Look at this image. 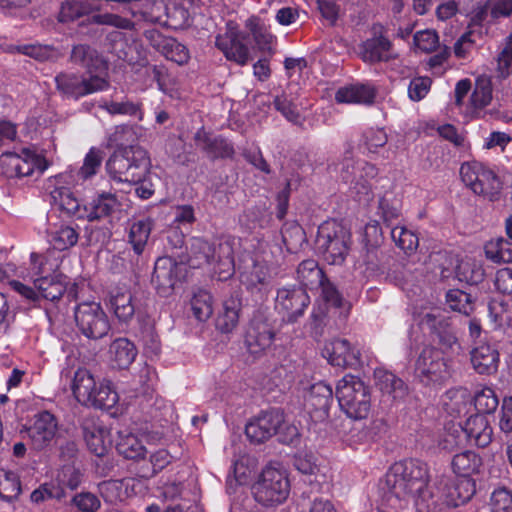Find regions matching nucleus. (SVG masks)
Listing matches in <instances>:
<instances>
[{
  "label": "nucleus",
  "mask_w": 512,
  "mask_h": 512,
  "mask_svg": "<svg viewBox=\"0 0 512 512\" xmlns=\"http://www.w3.org/2000/svg\"><path fill=\"white\" fill-rule=\"evenodd\" d=\"M427 464L418 459L395 462L385 475L378 512H400L413 502L418 512H432L438 498L429 485Z\"/></svg>",
  "instance_id": "nucleus-1"
},
{
  "label": "nucleus",
  "mask_w": 512,
  "mask_h": 512,
  "mask_svg": "<svg viewBox=\"0 0 512 512\" xmlns=\"http://www.w3.org/2000/svg\"><path fill=\"white\" fill-rule=\"evenodd\" d=\"M105 168L110 178L116 182L139 184L149 175L151 160L144 148L125 146L109 157Z\"/></svg>",
  "instance_id": "nucleus-2"
},
{
  "label": "nucleus",
  "mask_w": 512,
  "mask_h": 512,
  "mask_svg": "<svg viewBox=\"0 0 512 512\" xmlns=\"http://www.w3.org/2000/svg\"><path fill=\"white\" fill-rule=\"evenodd\" d=\"M316 248L330 265L344 263L351 246V233L340 222L330 220L318 228Z\"/></svg>",
  "instance_id": "nucleus-3"
},
{
  "label": "nucleus",
  "mask_w": 512,
  "mask_h": 512,
  "mask_svg": "<svg viewBox=\"0 0 512 512\" xmlns=\"http://www.w3.org/2000/svg\"><path fill=\"white\" fill-rule=\"evenodd\" d=\"M336 397L341 409L352 419H364L371 407L369 387L357 376L348 374L339 380Z\"/></svg>",
  "instance_id": "nucleus-4"
},
{
  "label": "nucleus",
  "mask_w": 512,
  "mask_h": 512,
  "mask_svg": "<svg viewBox=\"0 0 512 512\" xmlns=\"http://www.w3.org/2000/svg\"><path fill=\"white\" fill-rule=\"evenodd\" d=\"M460 177L474 194L492 202L500 200L503 182L487 165L478 161L465 162L460 167Z\"/></svg>",
  "instance_id": "nucleus-5"
},
{
  "label": "nucleus",
  "mask_w": 512,
  "mask_h": 512,
  "mask_svg": "<svg viewBox=\"0 0 512 512\" xmlns=\"http://www.w3.org/2000/svg\"><path fill=\"white\" fill-rule=\"evenodd\" d=\"M251 489L257 503L264 507H274L288 498L290 483L284 471L266 467Z\"/></svg>",
  "instance_id": "nucleus-6"
},
{
  "label": "nucleus",
  "mask_w": 512,
  "mask_h": 512,
  "mask_svg": "<svg viewBox=\"0 0 512 512\" xmlns=\"http://www.w3.org/2000/svg\"><path fill=\"white\" fill-rule=\"evenodd\" d=\"M339 166L340 179L349 185L352 193L357 195L359 199L370 195L372 188L371 180L377 175L375 165L363 160L355 161L352 147L348 146Z\"/></svg>",
  "instance_id": "nucleus-7"
},
{
  "label": "nucleus",
  "mask_w": 512,
  "mask_h": 512,
  "mask_svg": "<svg viewBox=\"0 0 512 512\" xmlns=\"http://www.w3.org/2000/svg\"><path fill=\"white\" fill-rule=\"evenodd\" d=\"M57 90L67 98L78 100L84 96L106 91L110 87L107 74L79 75L63 72L55 77Z\"/></svg>",
  "instance_id": "nucleus-8"
},
{
  "label": "nucleus",
  "mask_w": 512,
  "mask_h": 512,
  "mask_svg": "<svg viewBox=\"0 0 512 512\" xmlns=\"http://www.w3.org/2000/svg\"><path fill=\"white\" fill-rule=\"evenodd\" d=\"M74 320L79 332L90 340L102 339L111 329L106 312L101 304L95 301L79 303L74 308Z\"/></svg>",
  "instance_id": "nucleus-9"
},
{
  "label": "nucleus",
  "mask_w": 512,
  "mask_h": 512,
  "mask_svg": "<svg viewBox=\"0 0 512 512\" xmlns=\"http://www.w3.org/2000/svg\"><path fill=\"white\" fill-rule=\"evenodd\" d=\"M415 375L426 386L442 385L451 377V370L442 351L427 346L416 359Z\"/></svg>",
  "instance_id": "nucleus-10"
},
{
  "label": "nucleus",
  "mask_w": 512,
  "mask_h": 512,
  "mask_svg": "<svg viewBox=\"0 0 512 512\" xmlns=\"http://www.w3.org/2000/svg\"><path fill=\"white\" fill-rule=\"evenodd\" d=\"M47 166L45 158L29 148L19 154L7 151L0 155V171L9 178L30 176L35 170L42 173Z\"/></svg>",
  "instance_id": "nucleus-11"
},
{
  "label": "nucleus",
  "mask_w": 512,
  "mask_h": 512,
  "mask_svg": "<svg viewBox=\"0 0 512 512\" xmlns=\"http://www.w3.org/2000/svg\"><path fill=\"white\" fill-rule=\"evenodd\" d=\"M310 304V297L302 287H283L278 289L275 309L288 323L297 322L303 317Z\"/></svg>",
  "instance_id": "nucleus-12"
},
{
  "label": "nucleus",
  "mask_w": 512,
  "mask_h": 512,
  "mask_svg": "<svg viewBox=\"0 0 512 512\" xmlns=\"http://www.w3.org/2000/svg\"><path fill=\"white\" fill-rule=\"evenodd\" d=\"M240 282L256 300L266 299L271 290V275L266 261L251 258L250 263L243 267Z\"/></svg>",
  "instance_id": "nucleus-13"
},
{
  "label": "nucleus",
  "mask_w": 512,
  "mask_h": 512,
  "mask_svg": "<svg viewBox=\"0 0 512 512\" xmlns=\"http://www.w3.org/2000/svg\"><path fill=\"white\" fill-rule=\"evenodd\" d=\"M215 45L230 61H234L242 66L249 61V48L246 45V36L232 23L227 24L225 33L219 34L216 37Z\"/></svg>",
  "instance_id": "nucleus-14"
},
{
  "label": "nucleus",
  "mask_w": 512,
  "mask_h": 512,
  "mask_svg": "<svg viewBox=\"0 0 512 512\" xmlns=\"http://www.w3.org/2000/svg\"><path fill=\"white\" fill-rule=\"evenodd\" d=\"M284 423V414L278 409L262 412L251 420L245 428L246 436L253 443H263L277 434Z\"/></svg>",
  "instance_id": "nucleus-15"
},
{
  "label": "nucleus",
  "mask_w": 512,
  "mask_h": 512,
  "mask_svg": "<svg viewBox=\"0 0 512 512\" xmlns=\"http://www.w3.org/2000/svg\"><path fill=\"white\" fill-rule=\"evenodd\" d=\"M58 429L57 419L49 411L39 412L27 427V436L36 450L48 447L55 438Z\"/></svg>",
  "instance_id": "nucleus-16"
},
{
  "label": "nucleus",
  "mask_w": 512,
  "mask_h": 512,
  "mask_svg": "<svg viewBox=\"0 0 512 512\" xmlns=\"http://www.w3.org/2000/svg\"><path fill=\"white\" fill-rule=\"evenodd\" d=\"M144 36L150 45L167 60L173 61L178 65H184L189 61V50L175 38L165 36L156 29L145 31Z\"/></svg>",
  "instance_id": "nucleus-17"
},
{
  "label": "nucleus",
  "mask_w": 512,
  "mask_h": 512,
  "mask_svg": "<svg viewBox=\"0 0 512 512\" xmlns=\"http://www.w3.org/2000/svg\"><path fill=\"white\" fill-rule=\"evenodd\" d=\"M179 269L180 265L171 257H160L157 259L151 283L160 296L166 297L172 293Z\"/></svg>",
  "instance_id": "nucleus-18"
},
{
  "label": "nucleus",
  "mask_w": 512,
  "mask_h": 512,
  "mask_svg": "<svg viewBox=\"0 0 512 512\" xmlns=\"http://www.w3.org/2000/svg\"><path fill=\"white\" fill-rule=\"evenodd\" d=\"M323 355L331 365L340 368H356L361 363L360 352L345 339H334L327 343Z\"/></svg>",
  "instance_id": "nucleus-19"
},
{
  "label": "nucleus",
  "mask_w": 512,
  "mask_h": 512,
  "mask_svg": "<svg viewBox=\"0 0 512 512\" xmlns=\"http://www.w3.org/2000/svg\"><path fill=\"white\" fill-rule=\"evenodd\" d=\"M82 430L88 449L97 456L105 455L111 445L109 430L95 418H86Z\"/></svg>",
  "instance_id": "nucleus-20"
},
{
  "label": "nucleus",
  "mask_w": 512,
  "mask_h": 512,
  "mask_svg": "<svg viewBox=\"0 0 512 512\" xmlns=\"http://www.w3.org/2000/svg\"><path fill=\"white\" fill-rule=\"evenodd\" d=\"M359 54L365 63L388 62L397 57L393 53L391 41L383 35H375L362 42Z\"/></svg>",
  "instance_id": "nucleus-21"
},
{
  "label": "nucleus",
  "mask_w": 512,
  "mask_h": 512,
  "mask_svg": "<svg viewBox=\"0 0 512 512\" xmlns=\"http://www.w3.org/2000/svg\"><path fill=\"white\" fill-rule=\"evenodd\" d=\"M274 332L271 326L264 321H251L245 335L247 351L254 356L261 355L273 342Z\"/></svg>",
  "instance_id": "nucleus-22"
},
{
  "label": "nucleus",
  "mask_w": 512,
  "mask_h": 512,
  "mask_svg": "<svg viewBox=\"0 0 512 512\" xmlns=\"http://www.w3.org/2000/svg\"><path fill=\"white\" fill-rule=\"evenodd\" d=\"M460 429L470 445L485 448L492 441L493 429L485 415H471Z\"/></svg>",
  "instance_id": "nucleus-23"
},
{
  "label": "nucleus",
  "mask_w": 512,
  "mask_h": 512,
  "mask_svg": "<svg viewBox=\"0 0 512 512\" xmlns=\"http://www.w3.org/2000/svg\"><path fill=\"white\" fill-rule=\"evenodd\" d=\"M374 377L376 387L388 400L400 402L408 395V386L394 373L378 368L374 371Z\"/></svg>",
  "instance_id": "nucleus-24"
},
{
  "label": "nucleus",
  "mask_w": 512,
  "mask_h": 512,
  "mask_svg": "<svg viewBox=\"0 0 512 512\" xmlns=\"http://www.w3.org/2000/svg\"><path fill=\"white\" fill-rule=\"evenodd\" d=\"M195 145L209 158H228L234 154L230 143L221 137L212 136L204 128H200L194 135Z\"/></svg>",
  "instance_id": "nucleus-25"
},
{
  "label": "nucleus",
  "mask_w": 512,
  "mask_h": 512,
  "mask_svg": "<svg viewBox=\"0 0 512 512\" xmlns=\"http://www.w3.org/2000/svg\"><path fill=\"white\" fill-rule=\"evenodd\" d=\"M376 90L370 84L356 83L340 87L336 94L337 103L371 105L374 103Z\"/></svg>",
  "instance_id": "nucleus-26"
},
{
  "label": "nucleus",
  "mask_w": 512,
  "mask_h": 512,
  "mask_svg": "<svg viewBox=\"0 0 512 512\" xmlns=\"http://www.w3.org/2000/svg\"><path fill=\"white\" fill-rule=\"evenodd\" d=\"M118 204L119 202L115 194L102 192L89 204L83 205L80 217L90 222L100 220L111 215Z\"/></svg>",
  "instance_id": "nucleus-27"
},
{
  "label": "nucleus",
  "mask_w": 512,
  "mask_h": 512,
  "mask_svg": "<svg viewBox=\"0 0 512 512\" xmlns=\"http://www.w3.org/2000/svg\"><path fill=\"white\" fill-rule=\"evenodd\" d=\"M471 363L479 374H493L499 365V353L489 344L483 343L471 351Z\"/></svg>",
  "instance_id": "nucleus-28"
},
{
  "label": "nucleus",
  "mask_w": 512,
  "mask_h": 512,
  "mask_svg": "<svg viewBox=\"0 0 512 512\" xmlns=\"http://www.w3.org/2000/svg\"><path fill=\"white\" fill-rule=\"evenodd\" d=\"M472 396L466 388H453L448 390L443 398L444 410L453 417H460L469 412Z\"/></svg>",
  "instance_id": "nucleus-29"
},
{
  "label": "nucleus",
  "mask_w": 512,
  "mask_h": 512,
  "mask_svg": "<svg viewBox=\"0 0 512 512\" xmlns=\"http://www.w3.org/2000/svg\"><path fill=\"white\" fill-rule=\"evenodd\" d=\"M109 303L119 322L128 323L133 319L135 305L131 291L121 288L113 290L110 295Z\"/></svg>",
  "instance_id": "nucleus-30"
},
{
  "label": "nucleus",
  "mask_w": 512,
  "mask_h": 512,
  "mask_svg": "<svg viewBox=\"0 0 512 512\" xmlns=\"http://www.w3.org/2000/svg\"><path fill=\"white\" fill-rule=\"evenodd\" d=\"M70 61L84 67L88 74H95L94 71L106 68L98 52L86 44H78L72 48Z\"/></svg>",
  "instance_id": "nucleus-31"
},
{
  "label": "nucleus",
  "mask_w": 512,
  "mask_h": 512,
  "mask_svg": "<svg viewBox=\"0 0 512 512\" xmlns=\"http://www.w3.org/2000/svg\"><path fill=\"white\" fill-rule=\"evenodd\" d=\"M112 364L119 369L128 368L137 356V348L127 338H117L109 346Z\"/></svg>",
  "instance_id": "nucleus-32"
},
{
  "label": "nucleus",
  "mask_w": 512,
  "mask_h": 512,
  "mask_svg": "<svg viewBox=\"0 0 512 512\" xmlns=\"http://www.w3.org/2000/svg\"><path fill=\"white\" fill-rule=\"evenodd\" d=\"M97 382L92 373L86 368H79L73 378L72 392L77 401L83 405L91 402Z\"/></svg>",
  "instance_id": "nucleus-33"
},
{
  "label": "nucleus",
  "mask_w": 512,
  "mask_h": 512,
  "mask_svg": "<svg viewBox=\"0 0 512 512\" xmlns=\"http://www.w3.org/2000/svg\"><path fill=\"white\" fill-rule=\"evenodd\" d=\"M451 467L453 472L458 476L471 477L480 473L483 467V460L476 452L465 450L453 456Z\"/></svg>",
  "instance_id": "nucleus-34"
},
{
  "label": "nucleus",
  "mask_w": 512,
  "mask_h": 512,
  "mask_svg": "<svg viewBox=\"0 0 512 512\" xmlns=\"http://www.w3.org/2000/svg\"><path fill=\"white\" fill-rule=\"evenodd\" d=\"M216 248L203 238H192L189 247L188 264L192 268H200L215 261Z\"/></svg>",
  "instance_id": "nucleus-35"
},
{
  "label": "nucleus",
  "mask_w": 512,
  "mask_h": 512,
  "mask_svg": "<svg viewBox=\"0 0 512 512\" xmlns=\"http://www.w3.org/2000/svg\"><path fill=\"white\" fill-rule=\"evenodd\" d=\"M51 203L59 210L65 212L69 216L81 219L83 205L74 196L73 192L64 186L55 187L51 192Z\"/></svg>",
  "instance_id": "nucleus-36"
},
{
  "label": "nucleus",
  "mask_w": 512,
  "mask_h": 512,
  "mask_svg": "<svg viewBox=\"0 0 512 512\" xmlns=\"http://www.w3.org/2000/svg\"><path fill=\"white\" fill-rule=\"evenodd\" d=\"M333 402V390L324 382L313 384L305 395L306 406L327 413Z\"/></svg>",
  "instance_id": "nucleus-37"
},
{
  "label": "nucleus",
  "mask_w": 512,
  "mask_h": 512,
  "mask_svg": "<svg viewBox=\"0 0 512 512\" xmlns=\"http://www.w3.org/2000/svg\"><path fill=\"white\" fill-rule=\"evenodd\" d=\"M152 230L150 219L133 222L129 227L128 241L137 255L143 253Z\"/></svg>",
  "instance_id": "nucleus-38"
},
{
  "label": "nucleus",
  "mask_w": 512,
  "mask_h": 512,
  "mask_svg": "<svg viewBox=\"0 0 512 512\" xmlns=\"http://www.w3.org/2000/svg\"><path fill=\"white\" fill-rule=\"evenodd\" d=\"M297 277L303 287L310 289L318 287L325 279L322 269L313 259L304 260L299 264Z\"/></svg>",
  "instance_id": "nucleus-39"
},
{
  "label": "nucleus",
  "mask_w": 512,
  "mask_h": 512,
  "mask_svg": "<svg viewBox=\"0 0 512 512\" xmlns=\"http://www.w3.org/2000/svg\"><path fill=\"white\" fill-rule=\"evenodd\" d=\"M34 285L38 291V297L50 301L58 300L66 290V284L56 276H44L34 280Z\"/></svg>",
  "instance_id": "nucleus-40"
},
{
  "label": "nucleus",
  "mask_w": 512,
  "mask_h": 512,
  "mask_svg": "<svg viewBox=\"0 0 512 512\" xmlns=\"http://www.w3.org/2000/svg\"><path fill=\"white\" fill-rule=\"evenodd\" d=\"M116 449L119 454L132 460L141 459L146 454V448L137 436L132 433L119 432Z\"/></svg>",
  "instance_id": "nucleus-41"
},
{
  "label": "nucleus",
  "mask_w": 512,
  "mask_h": 512,
  "mask_svg": "<svg viewBox=\"0 0 512 512\" xmlns=\"http://www.w3.org/2000/svg\"><path fill=\"white\" fill-rule=\"evenodd\" d=\"M240 302L237 299H227L223 304V312L217 319V327L223 333H229L236 328L239 321Z\"/></svg>",
  "instance_id": "nucleus-42"
},
{
  "label": "nucleus",
  "mask_w": 512,
  "mask_h": 512,
  "mask_svg": "<svg viewBox=\"0 0 512 512\" xmlns=\"http://www.w3.org/2000/svg\"><path fill=\"white\" fill-rule=\"evenodd\" d=\"M118 402V395L111 386V382L103 380L97 384L91 402L87 406L109 409Z\"/></svg>",
  "instance_id": "nucleus-43"
},
{
  "label": "nucleus",
  "mask_w": 512,
  "mask_h": 512,
  "mask_svg": "<svg viewBox=\"0 0 512 512\" xmlns=\"http://www.w3.org/2000/svg\"><path fill=\"white\" fill-rule=\"evenodd\" d=\"M78 239V232L68 225H62L50 233V243L58 251H65L75 246Z\"/></svg>",
  "instance_id": "nucleus-44"
},
{
  "label": "nucleus",
  "mask_w": 512,
  "mask_h": 512,
  "mask_svg": "<svg viewBox=\"0 0 512 512\" xmlns=\"http://www.w3.org/2000/svg\"><path fill=\"white\" fill-rule=\"evenodd\" d=\"M99 107L110 115L137 116L142 119L141 104L124 99L122 101L103 100Z\"/></svg>",
  "instance_id": "nucleus-45"
},
{
  "label": "nucleus",
  "mask_w": 512,
  "mask_h": 512,
  "mask_svg": "<svg viewBox=\"0 0 512 512\" xmlns=\"http://www.w3.org/2000/svg\"><path fill=\"white\" fill-rule=\"evenodd\" d=\"M15 50L38 61L56 60L60 56L59 51L55 47L39 43L18 45L15 47Z\"/></svg>",
  "instance_id": "nucleus-46"
},
{
  "label": "nucleus",
  "mask_w": 512,
  "mask_h": 512,
  "mask_svg": "<svg viewBox=\"0 0 512 512\" xmlns=\"http://www.w3.org/2000/svg\"><path fill=\"white\" fill-rule=\"evenodd\" d=\"M191 310L199 321H205L210 318L213 313L211 294L205 290L197 291L191 299Z\"/></svg>",
  "instance_id": "nucleus-47"
},
{
  "label": "nucleus",
  "mask_w": 512,
  "mask_h": 512,
  "mask_svg": "<svg viewBox=\"0 0 512 512\" xmlns=\"http://www.w3.org/2000/svg\"><path fill=\"white\" fill-rule=\"evenodd\" d=\"M103 160V151L92 147L84 157L83 165L77 171L79 179L85 181L97 174Z\"/></svg>",
  "instance_id": "nucleus-48"
},
{
  "label": "nucleus",
  "mask_w": 512,
  "mask_h": 512,
  "mask_svg": "<svg viewBox=\"0 0 512 512\" xmlns=\"http://www.w3.org/2000/svg\"><path fill=\"white\" fill-rule=\"evenodd\" d=\"M473 399L475 409L478 411L477 414L481 415L493 413L499 404L498 397L490 387H484L476 392Z\"/></svg>",
  "instance_id": "nucleus-49"
},
{
  "label": "nucleus",
  "mask_w": 512,
  "mask_h": 512,
  "mask_svg": "<svg viewBox=\"0 0 512 512\" xmlns=\"http://www.w3.org/2000/svg\"><path fill=\"white\" fill-rule=\"evenodd\" d=\"M457 277L470 285H476L483 281L484 270L475 261H461L457 266Z\"/></svg>",
  "instance_id": "nucleus-50"
},
{
  "label": "nucleus",
  "mask_w": 512,
  "mask_h": 512,
  "mask_svg": "<svg viewBox=\"0 0 512 512\" xmlns=\"http://www.w3.org/2000/svg\"><path fill=\"white\" fill-rule=\"evenodd\" d=\"M283 242L289 251H296L305 241L303 228L295 223H285L281 230Z\"/></svg>",
  "instance_id": "nucleus-51"
},
{
  "label": "nucleus",
  "mask_w": 512,
  "mask_h": 512,
  "mask_svg": "<svg viewBox=\"0 0 512 512\" xmlns=\"http://www.w3.org/2000/svg\"><path fill=\"white\" fill-rule=\"evenodd\" d=\"M446 302L452 310L465 315H469L474 309L470 294L459 289L449 290L446 294Z\"/></svg>",
  "instance_id": "nucleus-52"
},
{
  "label": "nucleus",
  "mask_w": 512,
  "mask_h": 512,
  "mask_svg": "<svg viewBox=\"0 0 512 512\" xmlns=\"http://www.w3.org/2000/svg\"><path fill=\"white\" fill-rule=\"evenodd\" d=\"M21 493V482L19 476L12 471H3L0 474V496L11 501Z\"/></svg>",
  "instance_id": "nucleus-53"
},
{
  "label": "nucleus",
  "mask_w": 512,
  "mask_h": 512,
  "mask_svg": "<svg viewBox=\"0 0 512 512\" xmlns=\"http://www.w3.org/2000/svg\"><path fill=\"white\" fill-rule=\"evenodd\" d=\"M219 279H227L234 273V258L232 248L228 244H220L218 247V259L215 260Z\"/></svg>",
  "instance_id": "nucleus-54"
},
{
  "label": "nucleus",
  "mask_w": 512,
  "mask_h": 512,
  "mask_svg": "<svg viewBox=\"0 0 512 512\" xmlns=\"http://www.w3.org/2000/svg\"><path fill=\"white\" fill-rule=\"evenodd\" d=\"M492 100V86L488 79H479L476 82L470 97L471 106L475 110H481L490 104Z\"/></svg>",
  "instance_id": "nucleus-55"
},
{
  "label": "nucleus",
  "mask_w": 512,
  "mask_h": 512,
  "mask_svg": "<svg viewBox=\"0 0 512 512\" xmlns=\"http://www.w3.org/2000/svg\"><path fill=\"white\" fill-rule=\"evenodd\" d=\"M274 106L288 121L294 124L301 122L302 117L297 105L285 93L275 97Z\"/></svg>",
  "instance_id": "nucleus-56"
},
{
  "label": "nucleus",
  "mask_w": 512,
  "mask_h": 512,
  "mask_svg": "<svg viewBox=\"0 0 512 512\" xmlns=\"http://www.w3.org/2000/svg\"><path fill=\"white\" fill-rule=\"evenodd\" d=\"M391 237L396 245L406 252L414 251L418 246V237L405 227L392 228Z\"/></svg>",
  "instance_id": "nucleus-57"
},
{
  "label": "nucleus",
  "mask_w": 512,
  "mask_h": 512,
  "mask_svg": "<svg viewBox=\"0 0 512 512\" xmlns=\"http://www.w3.org/2000/svg\"><path fill=\"white\" fill-rule=\"evenodd\" d=\"M362 141L369 153H377L387 143L388 136L382 128H369L363 133Z\"/></svg>",
  "instance_id": "nucleus-58"
},
{
  "label": "nucleus",
  "mask_w": 512,
  "mask_h": 512,
  "mask_svg": "<svg viewBox=\"0 0 512 512\" xmlns=\"http://www.w3.org/2000/svg\"><path fill=\"white\" fill-rule=\"evenodd\" d=\"M492 512H512V492L505 487L497 488L490 497Z\"/></svg>",
  "instance_id": "nucleus-59"
},
{
  "label": "nucleus",
  "mask_w": 512,
  "mask_h": 512,
  "mask_svg": "<svg viewBox=\"0 0 512 512\" xmlns=\"http://www.w3.org/2000/svg\"><path fill=\"white\" fill-rule=\"evenodd\" d=\"M91 21L94 24L113 26L125 30H130L134 27V23L130 19L113 13L95 14L92 16Z\"/></svg>",
  "instance_id": "nucleus-60"
},
{
  "label": "nucleus",
  "mask_w": 512,
  "mask_h": 512,
  "mask_svg": "<svg viewBox=\"0 0 512 512\" xmlns=\"http://www.w3.org/2000/svg\"><path fill=\"white\" fill-rule=\"evenodd\" d=\"M454 491L457 495L454 505L464 504L476 493V482L471 477H461L455 484Z\"/></svg>",
  "instance_id": "nucleus-61"
},
{
  "label": "nucleus",
  "mask_w": 512,
  "mask_h": 512,
  "mask_svg": "<svg viewBox=\"0 0 512 512\" xmlns=\"http://www.w3.org/2000/svg\"><path fill=\"white\" fill-rule=\"evenodd\" d=\"M108 40L110 41L109 51L114 54L118 59L131 62L132 59L129 58L128 53V44L124 38V35L121 32H112L108 35Z\"/></svg>",
  "instance_id": "nucleus-62"
},
{
  "label": "nucleus",
  "mask_w": 512,
  "mask_h": 512,
  "mask_svg": "<svg viewBox=\"0 0 512 512\" xmlns=\"http://www.w3.org/2000/svg\"><path fill=\"white\" fill-rule=\"evenodd\" d=\"M414 44L419 50L430 53L437 48L439 38L433 30L418 31L414 35Z\"/></svg>",
  "instance_id": "nucleus-63"
},
{
  "label": "nucleus",
  "mask_w": 512,
  "mask_h": 512,
  "mask_svg": "<svg viewBox=\"0 0 512 512\" xmlns=\"http://www.w3.org/2000/svg\"><path fill=\"white\" fill-rule=\"evenodd\" d=\"M248 26L258 48L263 51L270 49L274 36L263 25L252 20H250Z\"/></svg>",
  "instance_id": "nucleus-64"
}]
</instances>
